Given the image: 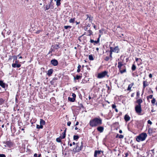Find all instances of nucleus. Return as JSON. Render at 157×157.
Here are the masks:
<instances>
[{
    "label": "nucleus",
    "mask_w": 157,
    "mask_h": 157,
    "mask_svg": "<svg viewBox=\"0 0 157 157\" xmlns=\"http://www.w3.org/2000/svg\"><path fill=\"white\" fill-rule=\"evenodd\" d=\"M48 5L49 6L50 8V9H53V8H54V7L53 6V3L52 0L50 2L49 4Z\"/></svg>",
    "instance_id": "nucleus-17"
},
{
    "label": "nucleus",
    "mask_w": 157,
    "mask_h": 157,
    "mask_svg": "<svg viewBox=\"0 0 157 157\" xmlns=\"http://www.w3.org/2000/svg\"><path fill=\"white\" fill-rule=\"evenodd\" d=\"M61 136H60L59 137L56 138V141L58 142H61Z\"/></svg>",
    "instance_id": "nucleus-32"
},
{
    "label": "nucleus",
    "mask_w": 157,
    "mask_h": 157,
    "mask_svg": "<svg viewBox=\"0 0 157 157\" xmlns=\"http://www.w3.org/2000/svg\"><path fill=\"white\" fill-rule=\"evenodd\" d=\"M89 36H90L92 34V32L91 30H89Z\"/></svg>",
    "instance_id": "nucleus-48"
},
{
    "label": "nucleus",
    "mask_w": 157,
    "mask_h": 157,
    "mask_svg": "<svg viewBox=\"0 0 157 157\" xmlns=\"http://www.w3.org/2000/svg\"><path fill=\"white\" fill-rule=\"evenodd\" d=\"M80 69H78L77 70V72L78 73H79L80 72Z\"/></svg>",
    "instance_id": "nucleus-56"
},
{
    "label": "nucleus",
    "mask_w": 157,
    "mask_h": 157,
    "mask_svg": "<svg viewBox=\"0 0 157 157\" xmlns=\"http://www.w3.org/2000/svg\"><path fill=\"white\" fill-rule=\"evenodd\" d=\"M124 137V136L122 135H120L119 136V138L120 139H122Z\"/></svg>",
    "instance_id": "nucleus-46"
},
{
    "label": "nucleus",
    "mask_w": 157,
    "mask_h": 157,
    "mask_svg": "<svg viewBox=\"0 0 157 157\" xmlns=\"http://www.w3.org/2000/svg\"><path fill=\"white\" fill-rule=\"evenodd\" d=\"M86 16L87 17V19L89 18V21H90L91 22L92 21V17H89V16L88 14H87L86 15Z\"/></svg>",
    "instance_id": "nucleus-27"
},
{
    "label": "nucleus",
    "mask_w": 157,
    "mask_h": 157,
    "mask_svg": "<svg viewBox=\"0 0 157 157\" xmlns=\"http://www.w3.org/2000/svg\"><path fill=\"white\" fill-rule=\"evenodd\" d=\"M53 70L52 69H50L48 71L47 74L48 76H50L53 73Z\"/></svg>",
    "instance_id": "nucleus-14"
},
{
    "label": "nucleus",
    "mask_w": 157,
    "mask_h": 157,
    "mask_svg": "<svg viewBox=\"0 0 157 157\" xmlns=\"http://www.w3.org/2000/svg\"><path fill=\"white\" fill-rule=\"evenodd\" d=\"M115 110L116 112H118V110L117 108L115 109Z\"/></svg>",
    "instance_id": "nucleus-60"
},
{
    "label": "nucleus",
    "mask_w": 157,
    "mask_h": 157,
    "mask_svg": "<svg viewBox=\"0 0 157 157\" xmlns=\"http://www.w3.org/2000/svg\"><path fill=\"white\" fill-rule=\"evenodd\" d=\"M4 143L6 144L7 146L9 147H12L13 145V144L12 142H11L10 141V140L6 142H4Z\"/></svg>",
    "instance_id": "nucleus-7"
},
{
    "label": "nucleus",
    "mask_w": 157,
    "mask_h": 157,
    "mask_svg": "<svg viewBox=\"0 0 157 157\" xmlns=\"http://www.w3.org/2000/svg\"><path fill=\"white\" fill-rule=\"evenodd\" d=\"M119 132L120 133H122V132L121 130H120L119 131Z\"/></svg>",
    "instance_id": "nucleus-62"
},
{
    "label": "nucleus",
    "mask_w": 157,
    "mask_h": 157,
    "mask_svg": "<svg viewBox=\"0 0 157 157\" xmlns=\"http://www.w3.org/2000/svg\"><path fill=\"white\" fill-rule=\"evenodd\" d=\"M134 84V83L133 82H132L131 83V84L129 85L127 89V90L128 91H131V88L133 86Z\"/></svg>",
    "instance_id": "nucleus-15"
},
{
    "label": "nucleus",
    "mask_w": 157,
    "mask_h": 157,
    "mask_svg": "<svg viewBox=\"0 0 157 157\" xmlns=\"http://www.w3.org/2000/svg\"><path fill=\"white\" fill-rule=\"evenodd\" d=\"M106 87L107 88L108 90H109L110 89V87L109 86H108L107 84L106 85Z\"/></svg>",
    "instance_id": "nucleus-54"
},
{
    "label": "nucleus",
    "mask_w": 157,
    "mask_h": 157,
    "mask_svg": "<svg viewBox=\"0 0 157 157\" xmlns=\"http://www.w3.org/2000/svg\"><path fill=\"white\" fill-rule=\"evenodd\" d=\"M51 63L54 66H56L58 64V63L57 60L54 59L51 60Z\"/></svg>",
    "instance_id": "nucleus-8"
},
{
    "label": "nucleus",
    "mask_w": 157,
    "mask_h": 157,
    "mask_svg": "<svg viewBox=\"0 0 157 157\" xmlns=\"http://www.w3.org/2000/svg\"><path fill=\"white\" fill-rule=\"evenodd\" d=\"M156 102V100L154 98H152V100L151 101V103L153 104V105H154L155 104Z\"/></svg>",
    "instance_id": "nucleus-24"
},
{
    "label": "nucleus",
    "mask_w": 157,
    "mask_h": 157,
    "mask_svg": "<svg viewBox=\"0 0 157 157\" xmlns=\"http://www.w3.org/2000/svg\"><path fill=\"white\" fill-rule=\"evenodd\" d=\"M15 100H16V102H17V101H18L17 98L16 97L15 98Z\"/></svg>",
    "instance_id": "nucleus-63"
},
{
    "label": "nucleus",
    "mask_w": 157,
    "mask_h": 157,
    "mask_svg": "<svg viewBox=\"0 0 157 157\" xmlns=\"http://www.w3.org/2000/svg\"><path fill=\"white\" fill-rule=\"evenodd\" d=\"M50 8V7L49 6H48V5H46V6H45V11H46V10H48V9H49Z\"/></svg>",
    "instance_id": "nucleus-37"
},
{
    "label": "nucleus",
    "mask_w": 157,
    "mask_h": 157,
    "mask_svg": "<svg viewBox=\"0 0 157 157\" xmlns=\"http://www.w3.org/2000/svg\"><path fill=\"white\" fill-rule=\"evenodd\" d=\"M55 48L56 49H58V48H59V45L58 44H56L55 46Z\"/></svg>",
    "instance_id": "nucleus-45"
},
{
    "label": "nucleus",
    "mask_w": 157,
    "mask_h": 157,
    "mask_svg": "<svg viewBox=\"0 0 157 157\" xmlns=\"http://www.w3.org/2000/svg\"><path fill=\"white\" fill-rule=\"evenodd\" d=\"M147 136V135L146 133H142L137 137L136 140L139 142L144 141L145 140Z\"/></svg>",
    "instance_id": "nucleus-3"
},
{
    "label": "nucleus",
    "mask_w": 157,
    "mask_h": 157,
    "mask_svg": "<svg viewBox=\"0 0 157 157\" xmlns=\"http://www.w3.org/2000/svg\"><path fill=\"white\" fill-rule=\"evenodd\" d=\"M136 95H137V97L139 96V95H140V93H139V92H137Z\"/></svg>",
    "instance_id": "nucleus-53"
},
{
    "label": "nucleus",
    "mask_w": 157,
    "mask_h": 157,
    "mask_svg": "<svg viewBox=\"0 0 157 157\" xmlns=\"http://www.w3.org/2000/svg\"><path fill=\"white\" fill-rule=\"evenodd\" d=\"M136 112L138 113H140L142 111L141 105H137L135 107Z\"/></svg>",
    "instance_id": "nucleus-6"
},
{
    "label": "nucleus",
    "mask_w": 157,
    "mask_h": 157,
    "mask_svg": "<svg viewBox=\"0 0 157 157\" xmlns=\"http://www.w3.org/2000/svg\"><path fill=\"white\" fill-rule=\"evenodd\" d=\"M89 59L90 60H93L94 59L92 55H90L89 56Z\"/></svg>",
    "instance_id": "nucleus-33"
},
{
    "label": "nucleus",
    "mask_w": 157,
    "mask_h": 157,
    "mask_svg": "<svg viewBox=\"0 0 157 157\" xmlns=\"http://www.w3.org/2000/svg\"><path fill=\"white\" fill-rule=\"evenodd\" d=\"M124 36V35L123 34H121L119 36L120 37L123 38Z\"/></svg>",
    "instance_id": "nucleus-51"
},
{
    "label": "nucleus",
    "mask_w": 157,
    "mask_h": 157,
    "mask_svg": "<svg viewBox=\"0 0 157 157\" xmlns=\"http://www.w3.org/2000/svg\"><path fill=\"white\" fill-rule=\"evenodd\" d=\"M90 42L91 43H93L94 42V40L92 39H90Z\"/></svg>",
    "instance_id": "nucleus-55"
},
{
    "label": "nucleus",
    "mask_w": 157,
    "mask_h": 157,
    "mask_svg": "<svg viewBox=\"0 0 157 157\" xmlns=\"http://www.w3.org/2000/svg\"><path fill=\"white\" fill-rule=\"evenodd\" d=\"M75 21V19L74 18H71L69 20V22L70 23H74V21Z\"/></svg>",
    "instance_id": "nucleus-34"
},
{
    "label": "nucleus",
    "mask_w": 157,
    "mask_h": 157,
    "mask_svg": "<svg viewBox=\"0 0 157 157\" xmlns=\"http://www.w3.org/2000/svg\"><path fill=\"white\" fill-rule=\"evenodd\" d=\"M72 96L73 98H75L76 97V95L74 93H72Z\"/></svg>",
    "instance_id": "nucleus-44"
},
{
    "label": "nucleus",
    "mask_w": 157,
    "mask_h": 157,
    "mask_svg": "<svg viewBox=\"0 0 157 157\" xmlns=\"http://www.w3.org/2000/svg\"><path fill=\"white\" fill-rule=\"evenodd\" d=\"M109 58L108 56H106L105 59V60L106 61H108L109 60Z\"/></svg>",
    "instance_id": "nucleus-41"
},
{
    "label": "nucleus",
    "mask_w": 157,
    "mask_h": 157,
    "mask_svg": "<svg viewBox=\"0 0 157 157\" xmlns=\"http://www.w3.org/2000/svg\"><path fill=\"white\" fill-rule=\"evenodd\" d=\"M136 66L134 64H133L132 67V70L133 71H135V70L136 69Z\"/></svg>",
    "instance_id": "nucleus-26"
},
{
    "label": "nucleus",
    "mask_w": 157,
    "mask_h": 157,
    "mask_svg": "<svg viewBox=\"0 0 157 157\" xmlns=\"http://www.w3.org/2000/svg\"><path fill=\"white\" fill-rule=\"evenodd\" d=\"M40 154L38 156H37V155L36 153H35L34 155V156L35 157H40Z\"/></svg>",
    "instance_id": "nucleus-39"
},
{
    "label": "nucleus",
    "mask_w": 157,
    "mask_h": 157,
    "mask_svg": "<svg viewBox=\"0 0 157 157\" xmlns=\"http://www.w3.org/2000/svg\"><path fill=\"white\" fill-rule=\"evenodd\" d=\"M100 35H99V38L98 39V40H95L94 41V45H95L96 44H98L99 42V38H100Z\"/></svg>",
    "instance_id": "nucleus-23"
},
{
    "label": "nucleus",
    "mask_w": 157,
    "mask_h": 157,
    "mask_svg": "<svg viewBox=\"0 0 157 157\" xmlns=\"http://www.w3.org/2000/svg\"><path fill=\"white\" fill-rule=\"evenodd\" d=\"M64 29H67L68 28L71 29V26H64Z\"/></svg>",
    "instance_id": "nucleus-36"
},
{
    "label": "nucleus",
    "mask_w": 157,
    "mask_h": 157,
    "mask_svg": "<svg viewBox=\"0 0 157 157\" xmlns=\"http://www.w3.org/2000/svg\"><path fill=\"white\" fill-rule=\"evenodd\" d=\"M153 96V95H150L149 96H147V101H148V100L149 98H150V99L152 98H152H152Z\"/></svg>",
    "instance_id": "nucleus-31"
},
{
    "label": "nucleus",
    "mask_w": 157,
    "mask_h": 157,
    "mask_svg": "<svg viewBox=\"0 0 157 157\" xmlns=\"http://www.w3.org/2000/svg\"><path fill=\"white\" fill-rule=\"evenodd\" d=\"M66 137V133H63V136H61V139H64Z\"/></svg>",
    "instance_id": "nucleus-38"
},
{
    "label": "nucleus",
    "mask_w": 157,
    "mask_h": 157,
    "mask_svg": "<svg viewBox=\"0 0 157 157\" xmlns=\"http://www.w3.org/2000/svg\"><path fill=\"white\" fill-rule=\"evenodd\" d=\"M103 153V151H95L94 153V157H97V155L101 154V153Z\"/></svg>",
    "instance_id": "nucleus-9"
},
{
    "label": "nucleus",
    "mask_w": 157,
    "mask_h": 157,
    "mask_svg": "<svg viewBox=\"0 0 157 157\" xmlns=\"http://www.w3.org/2000/svg\"><path fill=\"white\" fill-rule=\"evenodd\" d=\"M143 101L142 99H139L138 100H137L136 101V102L138 104L137 105H141V103H142Z\"/></svg>",
    "instance_id": "nucleus-13"
},
{
    "label": "nucleus",
    "mask_w": 157,
    "mask_h": 157,
    "mask_svg": "<svg viewBox=\"0 0 157 157\" xmlns=\"http://www.w3.org/2000/svg\"><path fill=\"white\" fill-rule=\"evenodd\" d=\"M4 100L2 98H0V104L1 105L4 102Z\"/></svg>",
    "instance_id": "nucleus-35"
},
{
    "label": "nucleus",
    "mask_w": 157,
    "mask_h": 157,
    "mask_svg": "<svg viewBox=\"0 0 157 157\" xmlns=\"http://www.w3.org/2000/svg\"><path fill=\"white\" fill-rule=\"evenodd\" d=\"M12 66L14 68H15L16 67L19 68L21 66V64H19L13 63L12 64Z\"/></svg>",
    "instance_id": "nucleus-12"
},
{
    "label": "nucleus",
    "mask_w": 157,
    "mask_h": 157,
    "mask_svg": "<svg viewBox=\"0 0 157 157\" xmlns=\"http://www.w3.org/2000/svg\"><path fill=\"white\" fill-rule=\"evenodd\" d=\"M43 126L42 125L40 124V125H36V128L38 129H40V128H43Z\"/></svg>",
    "instance_id": "nucleus-30"
},
{
    "label": "nucleus",
    "mask_w": 157,
    "mask_h": 157,
    "mask_svg": "<svg viewBox=\"0 0 157 157\" xmlns=\"http://www.w3.org/2000/svg\"><path fill=\"white\" fill-rule=\"evenodd\" d=\"M104 129V128L102 126H99L97 127V130L99 132H103Z\"/></svg>",
    "instance_id": "nucleus-10"
},
{
    "label": "nucleus",
    "mask_w": 157,
    "mask_h": 157,
    "mask_svg": "<svg viewBox=\"0 0 157 157\" xmlns=\"http://www.w3.org/2000/svg\"><path fill=\"white\" fill-rule=\"evenodd\" d=\"M13 60H17V56H13Z\"/></svg>",
    "instance_id": "nucleus-40"
},
{
    "label": "nucleus",
    "mask_w": 157,
    "mask_h": 157,
    "mask_svg": "<svg viewBox=\"0 0 157 157\" xmlns=\"http://www.w3.org/2000/svg\"><path fill=\"white\" fill-rule=\"evenodd\" d=\"M68 100L70 101L73 102L75 101V98H71L70 97L68 98Z\"/></svg>",
    "instance_id": "nucleus-20"
},
{
    "label": "nucleus",
    "mask_w": 157,
    "mask_h": 157,
    "mask_svg": "<svg viewBox=\"0 0 157 157\" xmlns=\"http://www.w3.org/2000/svg\"><path fill=\"white\" fill-rule=\"evenodd\" d=\"M57 78H53L52 79V80L53 81V80H57Z\"/></svg>",
    "instance_id": "nucleus-59"
},
{
    "label": "nucleus",
    "mask_w": 157,
    "mask_h": 157,
    "mask_svg": "<svg viewBox=\"0 0 157 157\" xmlns=\"http://www.w3.org/2000/svg\"><path fill=\"white\" fill-rule=\"evenodd\" d=\"M76 145V147L73 149V151L75 152H78L82 150L83 147L82 142L81 143H78Z\"/></svg>",
    "instance_id": "nucleus-2"
},
{
    "label": "nucleus",
    "mask_w": 157,
    "mask_h": 157,
    "mask_svg": "<svg viewBox=\"0 0 157 157\" xmlns=\"http://www.w3.org/2000/svg\"><path fill=\"white\" fill-rule=\"evenodd\" d=\"M112 52H111V51H110V54H109V56L110 57L112 58Z\"/></svg>",
    "instance_id": "nucleus-49"
},
{
    "label": "nucleus",
    "mask_w": 157,
    "mask_h": 157,
    "mask_svg": "<svg viewBox=\"0 0 157 157\" xmlns=\"http://www.w3.org/2000/svg\"><path fill=\"white\" fill-rule=\"evenodd\" d=\"M18 61L16 60V61H15V63H14L17 64V63H18Z\"/></svg>",
    "instance_id": "nucleus-58"
},
{
    "label": "nucleus",
    "mask_w": 157,
    "mask_h": 157,
    "mask_svg": "<svg viewBox=\"0 0 157 157\" xmlns=\"http://www.w3.org/2000/svg\"><path fill=\"white\" fill-rule=\"evenodd\" d=\"M0 86L3 88H4L5 87V83H4L3 81L0 80Z\"/></svg>",
    "instance_id": "nucleus-19"
},
{
    "label": "nucleus",
    "mask_w": 157,
    "mask_h": 157,
    "mask_svg": "<svg viewBox=\"0 0 157 157\" xmlns=\"http://www.w3.org/2000/svg\"><path fill=\"white\" fill-rule=\"evenodd\" d=\"M81 67V66L80 65H78V69H80Z\"/></svg>",
    "instance_id": "nucleus-57"
},
{
    "label": "nucleus",
    "mask_w": 157,
    "mask_h": 157,
    "mask_svg": "<svg viewBox=\"0 0 157 157\" xmlns=\"http://www.w3.org/2000/svg\"><path fill=\"white\" fill-rule=\"evenodd\" d=\"M149 77L150 78H151L152 77V75L151 74H150L149 75Z\"/></svg>",
    "instance_id": "nucleus-52"
},
{
    "label": "nucleus",
    "mask_w": 157,
    "mask_h": 157,
    "mask_svg": "<svg viewBox=\"0 0 157 157\" xmlns=\"http://www.w3.org/2000/svg\"><path fill=\"white\" fill-rule=\"evenodd\" d=\"M81 78V76L80 75H77L75 77H74V79H76L77 80H78L80 78Z\"/></svg>",
    "instance_id": "nucleus-28"
},
{
    "label": "nucleus",
    "mask_w": 157,
    "mask_h": 157,
    "mask_svg": "<svg viewBox=\"0 0 157 157\" xmlns=\"http://www.w3.org/2000/svg\"><path fill=\"white\" fill-rule=\"evenodd\" d=\"M78 124H79V122L78 121L75 124V125L76 126V125H78Z\"/></svg>",
    "instance_id": "nucleus-61"
},
{
    "label": "nucleus",
    "mask_w": 157,
    "mask_h": 157,
    "mask_svg": "<svg viewBox=\"0 0 157 157\" xmlns=\"http://www.w3.org/2000/svg\"><path fill=\"white\" fill-rule=\"evenodd\" d=\"M102 123V119L99 117L91 119L90 121L89 124L91 127H95L101 125Z\"/></svg>",
    "instance_id": "nucleus-1"
},
{
    "label": "nucleus",
    "mask_w": 157,
    "mask_h": 157,
    "mask_svg": "<svg viewBox=\"0 0 157 157\" xmlns=\"http://www.w3.org/2000/svg\"><path fill=\"white\" fill-rule=\"evenodd\" d=\"M148 85V82L146 81H143V87L144 89Z\"/></svg>",
    "instance_id": "nucleus-11"
},
{
    "label": "nucleus",
    "mask_w": 157,
    "mask_h": 157,
    "mask_svg": "<svg viewBox=\"0 0 157 157\" xmlns=\"http://www.w3.org/2000/svg\"><path fill=\"white\" fill-rule=\"evenodd\" d=\"M124 119L126 121H128L130 120V117L128 115H126L124 116Z\"/></svg>",
    "instance_id": "nucleus-16"
},
{
    "label": "nucleus",
    "mask_w": 157,
    "mask_h": 157,
    "mask_svg": "<svg viewBox=\"0 0 157 157\" xmlns=\"http://www.w3.org/2000/svg\"><path fill=\"white\" fill-rule=\"evenodd\" d=\"M112 106L113 109H114L116 108V106L115 104H113Z\"/></svg>",
    "instance_id": "nucleus-42"
},
{
    "label": "nucleus",
    "mask_w": 157,
    "mask_h": 157,
    "mask_svg": "<svg viewBox=\"0 0 157 157\" xmlns=\"http://www.w3.org/2000/svg\"><path fill=\"white\" fill-rule=\"evenodd\" d=\"M71 124V122L70 121H68L67 122V125L68 126H70Z\"/></svg>",
    "instance_id": "nucleus-50"
},
{
    "label": "nucleus",
    "mask_w": 157,
    "mask_h": 157,
    "mask_svg": "<svg viewBox=\"0 0 157 157\" xmlns=\"http://www.w3.org/2000/svg\"><path fill=\"white\" fill-rule=\"evenodd\" d=\"M123 66V64L121 62H118V65L117 67L119 69V70L121 69V67Z\"/></svg>",
    "instance_id": "nucleus-18"
},
{
    "label": "nucleus",
    "mask_w": 157,
    "mask_h": 157,
    "mask_svg": "<svg viewBox=\"0 0 157 157\" xmlns=\"http://www.w3.org/2000/svg\"><path fill=\"white\" fill-rule=\"evenodd\" d=\"M147 123L148 124H149L151 125L152 124V122L150 120H148L147 121Z\"/></svg>",
    "instance_id": "nucleus-43"
},
{
    "label": "nucleus",
    "mask_w": 157,
    "mask_h": 157,
    "mask_svg": "<svg viewBox=\"0 0 157 157\" xmlns=\"http://www.w3.org/2000/svg\"><path fill=\"white\" fill-rule=\"evenodd\" d=\"M0 157H6L5 155L3 154H0Z\"/></svg>",
    "instance_id": "nucleus-47"
},
{
    "label": "nucleus",
    "mask_w": 157,
    "mask_h": 157,
    "mask_svg": "<svg viewBox=\"0 0 157 157\" xmlns=\"http://www.w3.org/2000/svg\"><path fill=\"white\" fill-rule=\"evenodd\" d=\"M128 155V153H126L125 154V157H126V156H127Z\"/></svg>",
    "instance_id": "nucleus-64"
},
{
    "label": "nucleus",
    "mask_w": 157,
    "mask_h": 157,
    "mask_svg": "<svg viewBox=\"0 0 157 157\" xmlns=\"http://www.w3.org/2000/svg\"><path fill=\"white\" fill-rule=\"evenodd\" d=\"M79 138V136L77 135H74L73 136V139L74 140H77Z\"/></svg>",
    "instance_id": "nucleus-29"
},
{
    "label": "nucleus",
    "mask_w": 157,
    "mask_h": 157,
    "mask_svg": "<svg viewBox=\"0 0 157 157\" xmlns=\"http://www.w3.org/2000/svg\"><path fill=\"white\" fill-rule=\"evenodd\" d=\"M40 124L42 125H44L45 124V121L42 119H41L40 120Z\"/></svg>",
    "instance_id": "nucleus-22"
},
{
    "label": "nucleus",
    "mask_w": 157,
    "mask_h": 157,
    "mask_svg": "<svg viewBox=\"0 0 157 157\" xmlns=\"http://www.w3.org/2000/svg\"><path fill=\"white\" fill-rule=\"evenodd\" d=\"M55 1H56V5L57 6H59L60 5V1L61 0H55Z\"/></svg>",
    "instance_id": "nucleus-25"
},
{
    "label": "nucleus",
    "mask_w": 157,
    "mask_h": 157,
    "mask_svg": "<svg viewBox=\"0 0 157 157\" xmlns=\"http://www.w3.org/2000/svg\"><path fill=\"white\" fill-rule=\"evenodd\" d=\"M119 49L118 46H116L114 48L112 47H110V51L111 52H114L118 53L119 52Z\"/></svg>",
    "instance_id": "nucleus-5"
},
{
    "label": "nucleus",
    "mask_w": 157,
    "mask_h": 157,
    "mask_svg": "<svg viewBox=\"0 0 157 157\" xmlns=\"http://www.w3.org/2000/svg\"><path fill=\"white\" fill-rule=\"evenodd\" d=\"M107 73L108 72L107 71H105L101 73H99L98 74L97 77L99 78H102L106 75Z\"/></svg>",
    "instance_id": "nucleus-4"
},
{
    "label": "nucleus",
    "mask_w": 157,
    "mask_h": 157,
    "mask_svg": "<svg viewBox=\"0 0 157 157\" xmlns=\"http://www.w3.org/2000/svg\"><path fill=\"white\" fill-rule=\"evenodd\" d=\"M124 67L125 68L123 70H121V69H120V70H119L120 73L121 74L123 73H124L126 72V69L125 67L124 66Z\"/></svg>",
    "instance_id": "nucleus-21"
}]
</instances>
